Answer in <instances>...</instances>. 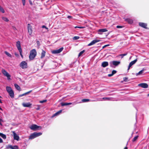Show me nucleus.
<instances>
[{
  "label": "nucleus",
  "mask_w": 149,
  "mask_h": 149,
  "mask_svg": "<svg viewBox=\"0 0 149 149\" xmlns=\"http://www.w3.org/2000/svg\"><path fill=\"white\" fill-rule=\"evenodd\" d=\"M128 79V78L127 77H124L123 78V80L125 81H127V80Z\"/></svg>",
  "instance_id": "37"
},
{
  "label": "nucleus",
  "mask_w": 149,
  "mask_h": 149,
  "mask_svg": "<svg viewBox=\"0 0 149 149\" xmlns=\"http://www.w3.org/2000/svg\"><path fill=\"white\" fill-rule=\"evenodd\" d=\"M20 66L22 69H25L27 68V64L25 61H22L19 64Z\"/></svg>",
  "instance_id": "6"
},
{
  "label": "nucleus",
  "mask_w": 149,
  "mask_h": 149,
  "mask_svg": "<svg viewBox=\"0 0 149 149\" xmlns=\"http://www.w3.org/2000/svg\"><path fill=\"white\" fill-rule=\"evenodd\" d=\"M85 52V50H84L83 51L81 52L78 55V56L79 57L80 56L83 54V53Z\"/></svg>",
  "instance_id": "30"
},
{
  "label": "nucleus",
  "mask_w": 149,
  "mask_h": 149,
  "mask_svg": "<svg viewBox=\"0 0 149 149\" xmlns=\"http://www.w3.org/2000/svg\"><path fill=\"white\" fill-rule=\"evenodd\" d=\"M93 45V40L88 45V46H90Z\"/></svg>",
  "instance_id": "38"
},
{
  "label": "nucleus",
  "mask_w": 149,
  "mask_h": 149,
  "mask_svg": "<svg viewBox=\"0 0 149 149\" xmlns=\"http://www.w3.org/2000/svg\"><path fill=\"white\" fill-rule=\"evenodd\" d=\"M13 133L14 136V139L17 141H19V136L14 132H13Z\"/></svg>",
  "instance_id": "12"
},
{
  "label": "nucleus",
  "mask_w": 149,
  "mask_h": 149,
  "mask_svg": "<svg viewBox=\"0 0 149 149\" xmlns=\"http://www.w3.org/2000/svg\"><path fill=\"white\" fill-rule=\"evenodd\" d=\"M79 36H74L73 38V39L74 40H76L79 39Z\"/></svg>",
  "instance_id": "35"
},
{
  "label": "nucleus",
  "mask_w": 149,
  "mask_h": 149,
  "mask_svg": "<svg viewBox=\"0 0 149 149\" xmlns=\"http://www.w3.org/2000/svg\"><path fill=\"white\" fill-rule=\"evenodd\" d=\"M6 90L10 97L12 98H14V92L12 88L10 87L7 86L6 87Z\"/></svg>",
  "instance_id": "2"
},
{
  "label": "nucleus",
  "mask_w": 149,
  "mask_h": 149,
  "mask_svg": "<svg viewBox=\"0 0 149 149\" xmlns=\"http://www.w3.org/2000/svg\"><path fill=\"white\" fill-rule=\"evenodd\" d=\"M1 97L0 96V98H1Z\"/></svg>",
  "instance_id": "63"
},
{
  "label": "nucleus",
  "mask_w": 149,
  "mask_h": 149,
  "mask_svg": "<svg viewBox=\"0 0 149 149\" xmlns=\"http://www.w3.org/2000/svg\"><path fill=\"white\" fill-rule=\"evenodd\" d=\"M138 136H135L133 139V140H132V141L133 142L135 141L138 138Z\"/></svg>",
  "instance_id": "32"
},
{
  "label": "nucleus",
  "mask_w": 149,
  "mask_h": 149,
  "mask_svg": "<svg viewBox=\"0 0 149 149\" xmlns=\"http://www.w3.org/2000/svg\"><path fill=\"white\" fill-rule=\"evenodd\" d=\"M100 41V40H94V44H95L96 42H98Z\"/></svg>",
  "instance_id": "36"
},
{
  "label": "nucleus",
  "mask_w": 149,
  "mask_h": 149,
  "mask_svg": "<svg viewBox=\"0 0 149 149\" xmlns=\"http://www.w3.org/2000/svg\"><path fill=\"white\" fill-rule=\"evenodd\" d=\"M30 128L31 130L34 131L37 130L38 129H42V127L41 126H38L35 124L31 125Z\"/></svg>",
  "instance_id": "5"
},
{
  "label": "nucleus",
  "mask_w": 149,
  "mask_h": 149,
  "mask_svg": "<svg viewBox=\"0 0 149 149\" xmlns=\"http://www.w3.org/2000/svg\"><path fill=\"white\" fill-rule=\"evenodd\" d=\"M0 136L4 139H5L6 138V135L3 134L2 133H0Z\"/></svg>",
  "instance_id": "25"
},
{
  "label": "nucleus",
  "mask_w": 149,
  "mask_h": 149,
  "mask_svg": "<svg viewBox=\"0 0 149 149\" xmlns=\"http://www.w3.org/2000/svg\"><path fill=\"white\" fill-rule=\"evenodd\" d=\"M98 47H99V46H100V44H98Z\"/></svg>",
  "instance_id": "61"
},
{
  "label": "nucleus",
  "mask_w": 149,
  "mask_h": 149,
  "mask_svg": "<svg viewBox=\"0 0 149 149\" xmlns=\"http://www.w3.org/2000/svg\"><path fill=\"white\" fill-rule=\"evenodd\" d=\"M2 19L6 22H8L9 21V19L6 17H2Z\"/></svg>",
  "instance_id": "28"
},
{
  "label": "nucleus",
  "mask_w": 149,
  "mask_h": 149,
  "mask_svg": "<svg viewBox=\"0 0 149 149\" xmlns=\"http://www.w3.org/2000/svg\"><path fill=\"white\" fill-rule=\"evenodd\" d=\"M137 61L136 59L134 60L133 61H131L128 67V68L127 70H129L130 69V68Z\"/></svg>",
  "instance_id": "10"
},
{
  "label": "nucleus",
  "mask_w": 149,
  "mask_h": 149,
  "mask_svg": "<svg viewBox=\"0 0 149 149\" xmlns=\"http://www.w3.org/2000/svg\"><path fill=\"white\" fill-rule=\"evenodd\" d=\"M1 121H0V125H2V124L1 123Z\"/></svg>",
  "instance_id": "56"
},
{
  "label": "nucleus",
  "mask_w": 149,
  "mask_h": 149,
  "mask_svg": "<svg viewBox=\"0 0 149 149\" xmlns=\"http://www.w3.org/2000/svg\"><path fill=\"white\" fill-rule=\"evenodd\" d=\"M116 72V70H113L112 71V74L113 75L114 74H115Z\"/></svg>",
  "instance_id": "42"
},
{
  "label": "nucleus",
  "mask_w": 149,
  "mask_h": 149,
  "mask_svg": "<svg viewBox=\"0 0 149 149\" xmlns=\"http://www.w3.org/2000/svg\"><path fill=\"white\" fill-rule=\"evenodd\" d=\"M37 52L35 49H33L30 51L29 56V58L31 60H33L36 57Z\"/></svg>",
  "instance_id": "1"
},
{
  "label": "nucleus",
  "mask_w": 149,
  "mask_h": 149,
  "mask_svg": "<svg viewBox=\"0 0 149 149\" xmlns=\"http://www.w3.org/2000/svg\"><path fill=\"white\" fill-rule=\"evenodd\" d=\"M6 148L7 149L10 148L11 149H18V146H12L11 145H8L6 146Z\"/></svg>",
  "instance_id": "9"
},
{
  "label": "nucleus",
  "mask_w": 149,
  "mask_h": 149,
  "mask_svg": "<svg viewBox=\"0 0 149 149\" xmlns=\"http://www.w3.org/2000/svg\"><path fill=\"white\" fill-rule=\"evenodd\" d=\"M47 101V100H42L40 101V103H44V102H45Z\"/></svg>",
  "instance_id": "34"
},
{
  "label": "nucleus",
  "mask_w": 149,
  "mask_h": 149,
  "mask_svg": "<svg viewBox=\"0 0 149 149\" xmlns=\"http://www.w3.org/2000/svg\"><path fill=\"white\" fill-rule=\"evenodd\" d=\"M111 97H104L103 98V99L104 100H111Z\"/></svg>",
  "instance_id": "33"
},
{
  "label": "nucleus",
  "mask_w": 149,
  "mask_h": 149,
  "mask_svg": "<svg viewBox=\"0 0 149 149\" xmlns=\"http://www.w3.org/2000/svg\"><path fill=\"white\" fill-rule=\"evenodd\" d=\"M0 11L2 13H5V11L3 8L0 6Z\"/></svg>",
  "instance_id": "31"
},
{
  "label": "nucleus",
  "mask_w": 149,
  "mask_h": 149,
  "mask_svg": "<svg viewBox=\"0 0 149 149\" xmlns=\"http://www.w3.org/2000/svg\"><path fill=\"white\" fill-rule=\"evenodd\" d=\"M122 27V26H116V28H121Z\"/></svg>",
  "instance_id": "50"
},
{
  "label": "nucleus",
  "mask_w": 149,
  "mask_h": 149,
  "mask_svg": "<svg viewBox=\"0 0 149 149\" xmlns=\"http://www.w3.org/2000/svg\"><path fill=\"white\" fill-rule=\"evenodd\" d=\"M16 46L19 52V54L21 57L22 58H23V56L22 54V50L21 48L20 42L19 41H17L16 42Z\"/></svg>",
  "instance_id": "3"
},
{
  "label": "nucleus",
  "mask_w": 149,
  "mask_h": 149,
  "mask_svg": "<svg viewBox=\"0 0 149 149\" xmlns=\"http://www.w3.org/2000/svg\"><path fill=\"white\" fill-rule=\"evenodd\" d=\"M72 104L71 103H64L62 102L61 103V106H67L68 105H69Z\"/></svg>",
  "instance_id": "20"
},
{
  "label": "nucleus",
  "mask_w": 149,
  "mask_h": 149,
  "mask_svg": "<svg viewBox=\"0 0 149 149\" xmlns=\"http://www.w3.org/2000/svg\"><path fill=\"white\" fill-rule=\"evenodd\" d=\"M107 31V29H103L98 30V34H102V33L106 32Z\"/></svg>",
  "instance_id": "13"
},
{
  "label": "nucleus",
  "mask_w": 149,
  "mask_h": 149,
  "mask_svg": "<svg viewBox=\"0 0 149 149\" xmlns=\"http://www.w3.org/2000/svg\"><path fill=\"white\" fill-rule=\"evenodd\" d=\"M45 52L44 50H42L41 53V58H42L45 56Z\"/></svg>",
  "instance_id": "23"
},
{
  "label": "nucleus",
  "mask_w": 149,
  "mask_h": 149,
  "mask_svg": "<svg viewBox=\"0 0 149 149\" xmlns=\"http://www.w3.org/2000/svg\"><path fill=\"white\" fill-rule=\"evenodd\" d=\"M22 1L23 5L24 6L25 4V0H22Z\"/></svg>",
  "instance_id": "44"
},
{
  "label": "nucleus",
  "mask_w": 149,
  "mask_h": 149,
  "mask_svg": "<svg viewBox=\"0 0 149 149\" xmlns=\"http://www.w3.org/2000/svg\"><path fill=\"white\" fill-rule=\"evenodd\" d=\"M1 72L5 76H6L8 80L10 79V75L4 69H2L1 70Z\"/></svg>",
  "instance_id": "4"
},
{
  "label": "nucleus",
  "mask_w": 149,
  "mask_h": 149,
  "mask_svg": "<svg viewBox=\"0 0 149 149\" xmlns=\"http://www.w3.org/2000/svg\"><path fill=\"white\" fill-rule=\"evenodd\" d=\"M125 21L127 22H128L129 23L132 24L133 22V20L127 18L125 19Z\"/></svg>",
  "instance_id": "21"
},
{
  "label": "nucleus",
  "mask_w": 149,
  "mask_h": 149,
  "mask_svg": "<svg viewBox=\"0 0 149 149\" xmlns=\"http://www.w3.org/2000/svg\"><path fill=\"white\" fill-rule=\"evenodd\" d=\"M124 149H127V147H125Z\"/></svg>",
  "instance_id": "57"
},
{
  "label": "nucleus",
  "mask_w": 149,
  "mask_h": 149,
  "mask_svg": "<svg viewBox=\"0 0 149 149\" xmlns=\"http://www.w3.org/2000/svg\"><path fill=\"white\" fill-rule=\"evenodd\" d=\"M14 86L18 90L20 91H21V88L17 84H14Z\"/></svg>",
  "instance_id": "19"
},
{
  "label": "nucleus",
  "mask_w": 149,
  "mask_h": 149,
  "mask_svg": "<svg viewBox=\"0 0 149 149\" xmlns=\"http://www.w3.org/2000/svg\"><path fill=\"white\" fill-rule=\"evenodd\" d=\"M36 43L38 46H39L40 45V41L38 40H37L36 41Z\"/></svg>",
  "instance_id": "43"
},
{
  "label": "nucleus",
  "mask_w": 149,
  "mask_h": 149,
  "mask_svg": "<svg viewBox=\"0 0 149 149\" xmlns=\"http://www.w3.org/2000/svg\"><path fill=\"white\" fill-rule=\"evenodd\" d=\"M113 75L111 73V74H109L108 76L109 77H111L113 76Z\"/></svg>",
  "instance_id": "53"
},
{
  "label": "nucleus",
  "mask_w": 149,
  "mask_h": 149,
  "mask_svg": "<svg viewBox=\"0 0 149 149\" xmlns=\"http://www.w3.org/2000/svg\"><path fill=\"white\" fill-rule=\"evenodd\" d=\"M61 112H62V110H60L59 111H58V112H56V113H55L54 114L52 115V117H54V116H56L58 115Z\"/></svg>",
  "instance_id": "22"
},
{
  "label": "nucleus",
  "mask_w": 149,
  "mask_h": 149,
  "mask_svg": "<svg viewBox=\"0 0 149 149\" xmlns=\"http://www.w3.org/2000/svg\"><path fill=\"white\" fill-rule=\"evenodd\" d=\"M109 64L108 62L104 61L102 63L101 66L104 68L105 67L108 65Z\"/></svg>",
  "instance_id": "16"
},
{
  "label": "nucleus",
  "mask_w": 149,
  "mask_h": 149,
  "mask_svg": "<svg viewBox=\"0 0 149 149\" xmlns=\"http://www.w3.org/2000/svg\"><path fill=\"white\" fill-rule=\"evenodd\" d=\"M0 103H2V102L1 101V99H0Z\"/></svg>",
  "instance_id": "55"
},
{
  "label": "nucleus",
  "mask_w": 149,
  "mask_h": 149,
  "mask_svg": "<svg viewBox=\"0 0 149 149\" xmlns=\"http://www.w3.org/2000/svg\"><path fill=\"white\" fill-rule=\"evenodd\" d=\"M37 107H38L37 108H36V109L37 110H39L40 109V106L39 105H37Z\"/></svg>",
  "instance_id": "45"
},
{
  "label": "nucleus",
  "mask_w": 149,
  "mask_h": 149,
  "mask_svg": "<svg viewBox=\"0 0 149 149\" xmlns=\"http://www.w3.org/2000/svg\"><path fill=\"white\" fill-rule=\"evenodd\" d=\"M0 121H3V120H2L1 119V118H0Z\"/></svg>",
  "instance_id": "59"
},
{
  "label": "nucleus",
  "mask_w": 149,
  "mask_h": 149,
  "mask_svg": "<svg viewBox=\"0 0 149 149\" xmlns=\"http://www.w3.org/2000/svg\"><path fill=\"white\" fill-rule=\"evenodd\" d=\"M42 28H45V29H48V28L46 26H45V25H43L42 26Z\"/></svg>",
  "instance_id": "48"
},
{
  "label": "nucleus",
  "mask_w": 149,
  "mask_h": 149,
  "mask_svg": "<svg viewBox=\"0 0 149 149\" xmlns=\"http://www.w3.org/2000/svg\"><path fill=\"white\" fill-rule=\"evenodd\" d=\"M14 54L15 56L17 57H18L19 56V54L17 52H15Z\"/></svg>",
  "instance_id": "40"
},
{
  "label": "nucleus",
  "mask_w": 149,
  "mask_h": 149,
  "mask_svg": "<svg viewBox=\"0 0 149 149\" xmlns=\"http://www.w3.org/2000/svg\"><path fill=\"white\" fill-rule=\"evenodd\" d=\"M68 18H72V17H71L70 16H68Z\"/></svg>",
  "instance_id": "54"
},
{
  "label": "nucleus",
  "mask_w": 149,
  "mask_h": 149,
  "mask_svg": "<svg viewBox=\"0 0 149 149\" xmlns=\"http://www.w3.org/2000/svg\"><path fill=\"white\" fill-rule=\"evenodd\" d=\"M112 63L113 65L117 66L120 63V62L119 61H113Z\"/></svg>",
  "instance_id": "17"
},
{
  "label": "nucleus",
  "mask_w": 149,
  "mask_h": 149,
  "mask_svg": "<svg viewBox=\"0 0 149 149\" xmlns=\"http://www.w3.org/2000/svg\"><path fill=\"white\" fill-rule=\"evenodd\" d=\"M109 44L104 45V46H103V47L102 48L104 49V48H105V47H106L109 46Z\"/></svg>",
  "instance_id": "46"
},
{
  "label": "nucleus",
  "mask_w": 149,
  "mask_h": 149,
  "mask_svg": "<svg viewBox=\"0 0 149 149\" xmlns=\"http://www.w3.org/2000/svg\"><path fill=\"white\" fill-rule=\"evenodd\" d=\"M139 26L144 28H146V26L147 25L146 24L142 22H139Z\"/></svg>",
  "instance_id": "15"
},
{
  "label": "nucleus",
  "mask_w": 149,
  "mask_h": 149,
  "mask_svg": "<svg viewBox=\"0 0 149 149\" xmlns=\"http://www.w3.org/2000/svg\"><path fill=\"white\" fill-rule=\"evenodd\" d=\"M121 56V58H123V57H124L123 56Z\"/></svg>",
  "instance_id": "60"
},
{
  "label": "nucleus",
  "mask_w": 149,
  "mask_h": 149,
  "mask_svg": "<svg viewBox=\"0 0 149 149\" xmlns=\"http://www.w3.org/2000/svg\"><path fill=\"white\" fill-rule=\"evenodd\" d=\"M4 53L8 56L10 57H12L11 55L10 54H9V53H8L7 52L5 51Z\"/></svg>",
  "instance_id": "29"
},
{
  "label": "nucleus",
  "mask_w": 149,
  "mask_h": 149,
  "mask_svg": "<svg viewBox=\"0 0 149 149\" xmlns=\"http://www.w3.org/2000/svg\"><path fill=\"white\" fill-rule=\"evenodd\" d=\"M90 101V100L88 99H84L81 100V101L83 102H88Z\"/></svg>",
  "instance_id": "27"
},
{
  "label": "nucleus",
  "mask_w": 149,
  "mask_h": 149,
  "mask_svg": "<svg viewBox=\"0 0 149 149\" xmlns=\"http://www.w3.org/2000/svg\"><path fill=\"white\" fill-rule=\"evenodd\" d=\"M31 105V104L30 103H24L22 104V106L24 107H29Z\"/></svg>",
  "instance_id": "14"
},
{
  "label": "nucleus",
  "mask_w": 149,
  "mask_h": 149,
  "mask_svg": "<svg viewBox=\"0 0 149 149\" xmlns=\"http://www.w3.org/2000/svg\"><path fill=\"white\" fill-rule=\"evenodd\" d=\"M35 138V136L34 135V134L33 133L32 134L29 136V139H33Z\"/></svg>",
  "instance_id": "24"
},
{
  "label": "nucleus",
  "mask_w": 149,
  "mask_h": 149,
  "mask_svg": "<svg viewBox=\"0 0 149 149\" xmlns=\"http://www.w3.org/2000/svg\"><path fill=\"white\" fill-rule=\"evenodd\" d=\"M80 28V29H81V28H84V27H79V26H76L75 27V28Z\"/></svg>",
  "instance_id": "47"
},
{
  "label": "nucleus",
  "mask_w": 149,
  "mask_h": 149,
  "mask_svg": "<svg viewBox=\"0 0 149 149\" xmlns=\"http://www.w3.org/2000/svg\"><path fill=\"white\" fill-rule=\"evenodd\" d=\"M148 96H149V94H148Z\"/></svg>",
  "instance_id": "62"
},
{
  "label": "nucleus",
  "mask_w": 149,
  "mask_h": 149,
  "mask_svg": "<svg viewBox=\"0 0 149 149\" xmlns=\"http://www.w3.org/2000/svg\"><path fill=\"white\" fill-rule=\"evenodd\" d=\"M63 49V47H61L60 49H57L54 50L52 51V53L54 54H57L60 53Z\"/></svg>",
  "instance_id": "7"
},
{
  "label": "nucleus",
  "mask_w": 149,
  "mask_h": 149,
  "mask_svg": "<svg viewBox=\"0 0 149 149\" xmlns=\"http://www.w3.org/2000/svg\"><path fill=\"white\" fill-rule=\"evenodd\" d=\"M33 133L34 134V135L35 138L40 136L42 134V133L41 132H34Z\"/></svg>",
  "instance_id": "18"
},
{
  "label": "nucleus",
  "mask_w": 149,
  "mask_h": 149,
  "mask_svg": "<svg viewBox=\"0 0 149 149\" xmlns=\"http://www.w3.org/2000/svg\"><path fill=\"white\" fill-rule=\"evenodd\" d=\"M32 91L31 90V91H30L28 92H27L26 93H24V94H25V95H27L29 94Z\"/></svg>",
  "instance_id": "39"
},
{
  "label": "nucleus",
  "mask_w": 149,
  "mask_h": 149,
  "mask_svg": "<svg viewBox=\"0 0 149 149\" xmlns=\"http://www.w3.org/2000/svg\"><path fill=\"white\" fill-rule=\"evenodd\" d=\"M111 66L112 67V65H111Z\"/></svg>",
  "instance_id": "64"
},
{
  "label": "nucleus",
  "mask_w": 149,
  "mask_h": 149,
  "mask_svg": "<svg viewBox=\"0 0 149 149\" xmlns=\"http://www.w3.org/2000/svg\"><path fill=\"white\" fill-rule=\"evenodd\" d=\"M24 95H25V94H24V93H23L22 94H21V95H19V97H22L23 96H24Z\"/></svg>",
  "instance_id": "49"
},
{
  "label": "nucleus",
  "mask_w": 149,
  "mask_h": 149,
  "mask_svg": "<svg viewBox=\"0 0 149 149\" xmlns=\"http://www.w3.org/2000/svg\"><path fill=\"white\" fill-rule=\"evenodd\" d=\"M3 142L2 139L0 137V143H2Z\"/></svg>",
  "instance_id": "51"
},
{
  "label": "nucleus",
  "mask_w": 149,
  "mask_h": 149,
  "mask_svg": "<svg viewBox=\"0 0 149 149\" xmlns=\"http://www.w3.org/2000/svg\"><path fill=\"white\" fill-rule=\"evenodd\" d=\"M32 27L30 24H28L27 28L28 33L29 35H31L32 33Z\"/></svg>",
  "instance_id": "8"
},
{
  "label": "nucleus",
  "mask_w": 149,
  "mask_h": 149,
  "mask_svg": "<svg viewBox=\"0 0 149 149\" xmlns=\"http://www.w3.org/2000/svg\"><path fill=\"white\" fill-rule=\"evenodd\" d=\"M30 4H31V5H32V3L31 2V1L30 2Z\"/></svg>",
  "instance_id": "58"
},
{
  "label": "nucleus",
  "mask_w": 149,
  "mask_h": 149,
  "mask_svg": "<svg viewBox=\"0 0 149 149\" xmlns=\"http://www.w3.org/2000/svg\"><path fill=\"white\" fill-rule=\"evenodd\" d=\"M12 28H13V29L14 30H17L16 28H15V27L14 26H12Z\"/></svg>",
  "instance_id": "52"
},
{
  "label": "nucleus",
  "mask_w": 149,
  "mask_h": 149,
  "mask_svg": "<svg viewBox=\"0 0 149 149\" xmlns=\"http://www.w3.org/2000/svg\"><path fill=\"white\" fill-rule=\"evenodd\" d=\"M138 86L143 88H146L148 87V85L146 83H141L139 84Z\"/></svg>",
  "instance_id": "11"
},
{
  "label": "nucleus",
  "mask_w": 149,
  "mask_h": 149,
  "mask_svg": "<svg viewBox=\"0 0 149 149\" xmlns=\"http://www.w3.org/2000/svg\"><path fill=\"white\" fill-rule=\"evenodd\" d=\"M127 54V53H126L124 54H120V55H119V56H126Z\"/></svg>",
  "instance_id": "41"
},
{
  "label": "nucleus",
  "mask_w": 149,
  "mask_h": 149,
  "mask_svg": "<svg viewBox=\"0 0 149 149\" xmlns=\"http://www.w3.org/2000/svg\"><path fill=\"white\" fill-rule=\"evenodd\" d=\"M144 70V69H143L141 70L138 73H136V76H138V75L142 74Z\"/></svg>",
  "instance_id": "26"
}]
</instances>
